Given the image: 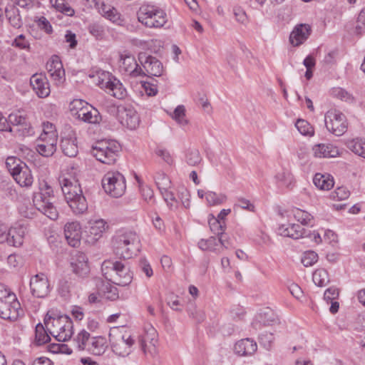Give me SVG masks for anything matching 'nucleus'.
I'll use <instances>...</instances> for the list:
<instances>
[{"label":"nucleus","mask_w":365,"mask_h":365,"mask_svg":"<svg viewBox=\"0 0 365 365\" xmlns=\"http://www.w3.org/2000/svg\"><path fill=\"white\" fill-rule=\"evenodd\" d=\"M140 190L145 201H150L153 200L154 194L153 190L150 187L140 185Z\"/></svg>","instance_id":"64"},{"label":"nucleus","mask_w":365,"mask_h":365,"mask_svg":"<svg viewBox=\"0 0 365 365\" xmlns=\"http://www.w3.org/2000/svg\"><path fill=\"white\" fill-rule=\"evenodd\" d=\"M105 192L113 197L122 196L126 189L124 176L118 171L108 172L102 179Z\"/></svg>","instance_id":"9"},{"label":"nucleus","mask_w":365,"mask_h":365,"mask_svg":"<svg viewBox=\"0 0 365 365\" xmlns=\"http://www.w3.org/2000/svg\"><path fill=\"white\" fill-rule=\"evenodd\" d=\"M257 343L249 338L238 341L234 346L235 353L241 356H250L257 351Z\"/></svg>","instance_id":"29"},{"label":"nucleus","mask_w":365,"mask_h":365,"mask_svg":"<svg viewBox=\"0 0 365 365\" xmlns=\"http://www.w3.org/2000/svg\"><path fill=\"white\" fill-rule=\"evenodd\" d=\"M325 125L327 130L336 136L342 135L347 129L345 115L339 110L331 109L324 116Z\"/></svg>","instance_id":"11"},{"label":"nucleus","mask_w":365,"mask_h":365,"mask_svg":"<svg viewBox=\"0 0 365 365\" xmlns=\"http://www.w3.org/2000/svg\"><path fill=\"white\" fill-rule=\"evenodd\" d=\"M205 199L210 206H215L222 204L225 202L227 197L225 195L222 193L217 194L215 192L208 191L205 192Z\"/></svg>","instance_id":"41"},{"label":"nucleus","mask_w":365,"mask_h":365,"mask_svg":"<svg viewBox=\"0 0 365 365\" xmlns=\"http://www.w3.org/2000/svg\"><path fill=\"white\" fill-rule=\"evenodd\" d=\"M35 340L38 345L44 344L51 340L49 335L41 324H38L36 327Z\"/></svg>","instance_id":"44"},{"label":"nucleus","mask_w":365,"mask_h":365,"mask_svg":"<svg viewBox=\"0 0 365 365\" xmlns=\"http://www.w3.org/2000/svg\"><path fill=\"white\" fill-rule=\"evenodd\" d=\"M59 183L65 200L72 211L76 215L86 212L88 204L78 180L75 178L61 177Z\"/></svg>","instance_id":"1"},{"label":"nucleus","mask_w":365,"mask_h":365,"mask_svg":"<svg viewBox=\"0 0 365 365\" xmlns=\"http://www.w3.org/2000/svg\"><path fill=\"white\" fill-rule=\"evenodd\" d=\"M46 68L54 83L61 85L65 81V71L58 56H53L46 63Z\"/></svg>","instance_id":"19"},{"label":"nucleus","mask_w":365,"mask_h":365,"mask_svg":"<svg viewBox=\"0 0 365 365\" xmlns=\"http://www.w3.org/2000/svg\"><path fill=\"white\" fill-rule=\"evenodd\" d=\"M158 332L154 327H150L140 339V345L145 355L153 357L158 354Z\"/></svg>","instance_id":"13"},{"label":"nucleus","mask_w":365,"mask_h":365,"mask_svg":"<svg viewBox=\"0 0 365 365\" xmlns=\"http://www.w3.org/2000/svg\"><path fill=\"white\" fill-rule=\"evenodd\" d=\"M106 299L114 301L118 298V291L115 287L110 284L106 285L103 290Z\"/></svg>","instance_id":"54"},{"label":"nucleus","mask_w":365,"mask_h":365,"mask_svg":"<svg viewBox=\"0 0 365 365\" xmlns=\"http://www.w3.org/2000/svg\"><path fill=\"white\" fill-rule=\"evenodd\" d=\"M172 118L181 127H185L188 125L189 121L186 118L185 108L183 106H178L176 107L172 114Z\"/></svg>","instance_id":"40"},{"label":"nucleus","mask_w":365,"mask_h":365,"mask_svg":"<svg viewBox=\"0 0 365 365\" xmlns=\"http://www.w3.org/2000/svg\"><path fill=\"white\" fill-rule=\"evenodd\" d=\"M30 289L33 296L38 298L46 297L50 291L51 286L47 276L43 273H38L30 279Z\"/></svg>","instance_id":"14"},{"label":"nucleus","mask_w":365,"mask_h":365,"mask_svg":"<svg viewBox=\"0 0 365 365\" xmlns=\"http://www.w3.org/2000/svg\"><path fill=\"white\" fill-rule=\"evenodd\" d=\"M26 232V227L19 225L9 230V237L7 243L9 245L19 247L23 244L24 237Z\"/></svg>","instance_id":"30"},{"label":"nucleus","mask_w":365,"mask_h":365,"mask_svg":"<svg viewBox=\"0 0 365 365\" xmlns=\"http://www.w3.org/2000/svg\"><path fill=\"white\" fill-rule=\"evenodd\" d=\"M120 145L115 140H102L91 147V154L99 162L113 165L118 157Z\"/></svg>","instance_id":"6"},{"label":"nucleus","mask_w":365,"mask_h":365,"mask_svg":"<svg viewBox=\"0 0 365 365\" xmlns=\"http://www.w3.org/2000/svg\"><path fill=\"white\" fill-rule=\"evenodd\" d=\"M339 297V290L335 287H330L327 289L324 294V299L329 303Z\"/></svg>","instance_id":"63"},{"label":"nucleus","mask_w":365,"mask_h":365,"mask_svg":"<svg viewBox=\"0 0 365 365\" xmlns=\"http://www.w3.org/2000/svg\"><path fill=\"white\" fill-rule=\"evenodd\" d=\"M141 65L142 76H161L164 68L163 63L155 56L140 52L138 56Z\"/></svg>","instance_id":"12"},{"label":"nucleus","mask_w":365,"mask_h":365,"mask_svg":"<svg viewBox=\"0 0 365 365\" xmlns=\"http://www.w3.org/2000/svg\"><path fill=\"white\" fill-rule=\"evenodd\" d=\"M73 272L79 277L85 278L90 273L88 258L83 252H78L71 263Z\"/></svg>","instance_id":"24"},{"label":"nucleus","mask_w":365,"mask_h":365,"mask_svg":"<svg viewBox=\"0 0 365 365\" xmlns=\"http://www.w3.org/2000/svg\"><path fill=\"white\" fill-rule=\"evenodd\" d=\"M71 106V111H76V118L85 123L98 124L101 120L99 111L83 100L73 101Z\"/></svg>","instance_id":"10"},{"label":"nucleus","mask_w":365,"mask_h":365,"mask_svg":"<svg viewBox=\"0 0 365 365\" xmlns=\"http://www.w3.org/2000/svg\"><path fill=\"white\" fill-rule=\"evenodd\" d=\"M58 135L56 132H50L48 135L41 134L36 145V150L44 157H50L56 150Z\"/></svg>","instance_id":"16"},{"label":"nucleus","mask_w":365,"mask_h":365,"mask_svg":"<svg viewBox=\"0 0 365 365\" xmlns=\"http://www.w3.org/2000/svg\"><path fill=\"white\" fill-rule=\"evenodd\" d=\"M53 190L47 184L41 187L40 191L34 193L33 205L35 209L48 218L56 220L58 217L57 208L53 205Z\"/></svg>","instance_id":"5"},{"label":"nucleus","mask_w":365,"mask_h":365,"mask_svg":"<svg viewBox=\"0 0 365 365\" xmlns=\"http://www.w3.org/2000/svg\"><path fill=\"white\" fill-rule=\"evenodd\" d=\"M277 180L287 187H289L293 182V176L288 172L278 173L275 176Z\"/></svg>","instance_id":"52"},{"label":"nucleus","mask_w":365,"mask_h":365,"mask_svg":"<svg viewBox=\"0 0 365 365\" xmlns=\"http://www.w3.org/2000/svg\"><path fill=\"white\" fill-rule=\"evenodd\" d=\"M155 154L162 158V160L172 165L173 163V159L169 151L164 149H158L155 151Z\"/></svg>","instance_id":"62"},{"label":"nucleus","mask_w":365,"mask_h":365,"mask_svg":"<svg viewBox=\"0 0 365 365\" xmlns=\"http://www.w3.org/2000/svg\"><path fill=\"white\" fill-rule=\"evenodd\" d=\"M331 94L334 97L349 103H352L354 101V98L352 95L341 88H334L331 91Z\"/></svg>","instance_id":"47"},{"label":"nucleus","mask_w":365,"mask_h":365,"mask_svg":"<svg viewBox=\"0 0 365 365\" xmlns=\"http://www.w3.org/2000/svg\"><path fill=\"white\" fill-rule=\"evenodd\" d=\"M118 117L121 125L130 130H135L139 125L140 118L132 106H118Z\"/></svg>","instance_id":"15"},{"label":"nucleus","mask_w":365,"mask_h":365,"mask_svg":"<svg viewBox=\"0 0 365 365\" xmlns=\"http://www.w3.org/2000/svg\"><path fill=\"white\" fill-rule=\"evenodd\" d=\"M154 179L160 191L165 190L170 187L171 181L165 173L162 171L157 172Z\"/></svg>","instance_id":"38"},{"label":"nucleus","mask_w":365,"mask_h":365,"mask_svg":"<svg viewBox=\"0 0 365 365\" xmlns=\"http://www.w3.org/2000/svg\"><path fill=\"white\" fill-rule=\"evenodd\" d=\"M30 84L36 94L41 98L48 97L51 93L48 81L43 73H35L30 78Z\"/></svg>","instance_id":"20"},{"label":"nucleus","mask_w":365,"mask_h":365,"mask_svg":"<svg viewBox=\"0 0 365 365\" xmlns=\"http://www.w3.org/2000/svg\"><path fill=\"white\" fill-rule=\"evenodd\" d=\"M365 31V7H364L358 14L356 26L355 33L356 34H361Z\"/></svg>","instance_id":"50"},{"label":"nucleus","mask_w":365,"mask_h":365,"mask_svg":"<svg viewBox=\"0 0 365 365\" xmlns=\"http://www.w3.org/2000/svg\"><path fill=\"white\" fill-rule=\"evenodd\" d=\"M347 147L355 154L365 158V139H353L348 142Z\"/></svg>","instance_id":"36"},{"label":"nucleus","mask_w":365,"mask_h":365,"mask_svg":"<svg viewBox=\"0 0 365 365\" xmlns=\"http://www.w3.org/2000/svg\"><path fill=\"white\" fill-rule=\"evenodd\" d=\"M185 161L190 166H196L202 161L200 151L196 148L188 149L185 155Z\"/></svg>","instance_id":"42"},{"label":"nucleus","mask_w":365,"mask_h":365,"mask_svg":"<svg viewBox=\"0 0 365 365\" xmlns=\"http://www.w3.org/2000/svg\"><path fill=\"white\" fill-rule=\"evenodd\" d=\"M113 252L123 259H130L139 251L140 239L136 232L120 230L112 240Z\"/></svg>","instance_id":"2"},{"label":"nucleus","mask_w":365,"mask_h":365,"mask_svg":"<svg viewBox=\"0 0 365 365\" xmlns=\"http://www.w3.org/2000/svg\"><path fill=\"white\" fill-rule=\"evenodd\" d=\"M190 317H192L197 322L200 323L205 320V315L202 310L196 309L195 307L188 309Z\"/></svg>","instance_id":"58"},{"label":"nucleus","mask_w":365,"mask_h":365,"mask_svg":"<svg viewBox=\"0 0 365 365\" xmlns=\"http://www.w3.org/2000/svg\"><path fill=\"white\" fill-rule=\"evenodd\" d=\"M102 88H106L108 93L118 99L124 98L127 95V91L119 80L115 78H109L106 82L101 83Z\"/></svg>","instance_id":"28"},{"label":"nucleus","mask_w":365,"mask_h":365,"mask_svg":"<svg viewBox=\"0 0 365 365\" xmlns=\"http://www.w3.org/2000/svg\"><path fill=\"white\" fill-rule=\"evenodd\" d=\"M62 152L68 157H75L78 153L76 138L73 136L63 137L61 141Z\"/></svg>","instance_id":"32"},{"label":"nucleus","mask_w":365,"mask_h":365,"mask_svg":"<svg viewBox=\"0 0 365 365\" xmlns=\"http://www.w3.org/2000/svg\"><path fill=\"white\" fill-rule=\"evenodd\" d=\"M101 269L105 278L113 284L125 287L132 282L130 268L122 262L104 261Z\"/></svg>","instance_id":"4"},{"label":"nucleus","mask_w":365,"mask_h":365,"mask_svg":"<svg viewBox=\"0 0 365 365\" xmlns=\"http://www.w3.org/2000/svg\"><path fill=\"white\" fill-rule=\"evenodd\" d=\"M349 191L344 187H339L332 193V197L338 200H344L349 197Z\"/></svg>","instance_id":"59"},{"label":"nucleus","mask_w":365,"mask_h":365,"mask_svg":"<svg viewBox=\"0 0 365 365\" xmlns=\"http://www.w3.org/2000/svg\"><path fill=\"white\" fill-rule=\"evenodd\" d=\"M21 304L16 297L14 300L0 302V317L10 322L16 321L21 314Z\"/></svg>","instance_id":"17"},{"label":"nucleus","mask_w":365,"mask_h":365,"mask_svg":"<svg viewBox=\"0 0 365 365\" xmlns=\"http://www.w3.org/2000/svg\"><path fill=\"white\" fill-rule=\"evenodd\" d=\"M108 337L112 350L116 355L126 357L131 353L135 340L127 331L122 333L115 328L110 330Z\"/></svg>","instance_id":"7"},{"label":"nucleus","mask_w":365,"mask_h":365,"mask_svg":"<svg viewBox=\"0 0 365 365\" xmlns=\"http://www.w3.org/2000/svg\"><path fill=\"white\" fill-rule=\"evenodd\" d=\"M314 184L320 190H329L334 186V179L329 174L317 173L313 178Z\"/></svg>","instance_id":"33"},{"label":"nucleus","mask_w":365,"mask_h":365,"mask_svg":"<svg viewBox=\"0 0 365 365\" xmlns=\"http://www.w3.org/2000/svg\"><path fill=\"white\" fill-rule=\"evenodd\" d=\"M13 178L21 187H30L34 181L31 170L26 165H24L16 173H13Z\"/></svg>","instance_id":"31"},{"label":"nucleus","mask_w":365,"mask_h":365,"mask_svg":"<svg viewBox=\"0 0 365 365\" xmlns=\"http://www.w3.org/2000/svg\"><path fill=\"white\" fill-rule=\"evenodd\" d=\"M52 6L58 11L72 16L74 14V10L67 2L66 0H50Z\"/></svg>","instance_id":"37"},{"label":"nucleus","mask_w":365,"mask_h":365,"mask_svg":"<svg viewBox=\"0 0 365 365\" xmlns=\"http://www.w3.org/2000/svg\"><path fill=\"white\" fill-rule=\"evenodd\" d=\"M120 68L125 73L132 77H141L143 73L142 68L137 63L135 57L132 55L120 56Z\"/></svg>","instance_id":"25"},{"label":"nucleus","mask_w":365,"mask_h":365,"mask_svg":"<svg viewBox=\"0 0 365 365\" xmlns=\"http://www.w3.org/2000/svg\"><path fill=\"white\" fill-rule=\"evenodd\" d=\"M314 283L319 287L325 286L329 282V274L324 269H317L312 276Z\"/></svg>","instance_id":"39"},{"label":"nucleus","mask_w":365,"mask_h":365,"mask_svg":"<svg viewBox=\"0 0 365 365\" xmlns=\"http://www.w3.org/2000/svg\"><path fill=\"white\" fill-rule=\"evenodd\" d=\"M198 247L202 250H208L217 253H221L217 239L215 237H210L207 240H200L198 242Z\"/></svg>","instance_id":"35"},{"label":"nucleus","mask_w":365,"mask_h":365,"mask_svg":"<svg viewBox=\"0 0 365 365\" xmlns=\"http://www.w3.org/2000/svg\"><path fill=\"white\" fill-rule=\"evenodd\" d=\"M311 26L309 24H297L290 34V43L294 46H299L309 38L311 34Z\"/></svg>","instance_id":"23"},{"label":"nucleus","mask_w":365,"mask_h":365,"mask_svg":"<svg viewBox=\"0 0 365 365\" xmlns=\"http://www.w3.org/2000/svg\"><path fill=\"white\" fill-rule=\"evenodd\" d=\"M318 255L314 251H307L304 253L302 258V263L305 267H309L313 265L317 262Z\"/></svg>","instance_id":"51"},{"label":"nucleus","mask_w":365,"mask_h":365,"mask_svg":"<svg viewBox=\"0 0 365 365\" xmlns=\"http://www.w3.org/2000/svg\"><path fill=\"white\" fill-rule=\"evenodd\" d=\"M16 294L7 288L5 284L0 283V302L14 300Z\"/></svg>","instance_id":"53"},{"label":"nucleus","mask_w":365,"mask_h":365,"mask_svg":"<svg viewBox=\"0 0 365 365\" xmlns=\"http://www.w3.org/2000/svg\"><path fill=\"white\" fill-rule=\"evenodd\" d=\"M6 165L9 171L13 176V173H16L18 170H19L25 164L16 158L9 157L6 160Z\"/></svg>","instance_id":"49"},{"label":"nucleus","mask_w":365,"mask_h":365,"mask_svg":"<svg viewBox=\"0 0 365 365\" xmlns=\"http://www.w3.org/2000/svg\"><path fill=\"white\" fill-rule=\"evenodd\" d=\"M274 337L272 333H264L259 336V342L265 348L269 349L273 342Z\"/></svg>","instance_id":"61"},{"label":"nucleus","mask_w":365,"mask_h":365,"mask_svg":"<svg viewBox=\"0 0 365 365\" xmlns=\"http://www.w3.org/2000/svg\"><path fill=\"white\" fill-rule=\"evenodd\" d=\"M65 237L69 245L78 247L81 243V227L78 222H68L64 226Z\"/></svg>","instance_id":"22"},{"label":"nucleus","mask_w":365,"mask_h":365,"mask_svg":"<svg viewBox=\"0 0 365 365\" xmlns=\"http://www.w3.org/2000/svg\"><path fill=\"white\" fill-rule=\"evenodd\" d=\"M89 33L96 38H101L104 35L103 27L98 24H92L88 26Z\"/></svg>","instance_id":"57"},{"label":"nucleus","mask_w":365,"mask_h":365,"mask_svg":"<svg viewBox=\"0 0 365 365\" xmlns=\"http://www.w3.org/2000/svg\"><path fill=\"white\" fill-rule=\"evenodd\" d=\"M44 324L46 331L58 341H66L73 335V322L66 315L45 317Z\"/></svg>","instance_id":"3"},{"label":"nucleus","mask_w":365,"mask_h":365,"mask_svg":"<svg viewBox=\"0 0 365 365\" xmlns=\"http://www.w3.org/2000/svg\"><path fill=\"white\" fill-rule=\"evenodd\" d=\"M278 234L294 240L310 237L311 230L302 227L299 224L282 225L278 227Z\"/></svg>","instance_id":"21"},{"label":"nucleus","mask_w":365,"mask_h":365,"mask_svg":"<svg viewBox=\"0 0 365 365\" xmlns=\"http://www.w3.org/2000/svg\"><path fill=\"white\" fill-rule=\"evenodd\" d=\"M294 217L302 225H309L313 221V217L309 213L300 209L294 212Z\"/></svg>","instance_id":"46"},{"label":"nucleus","mask_w":365,"mask_h":365,"mask_svg":"<svg viewBox=\"0 0 365 365\" xmlns=\"http://www.w3.org/2000/svg\"><path fill=\"white\" fill-rule=\"evenodd\" d=\"M14 45L20 49L26 51L30 50V43L28 40L26 39L25 36L22 34L18 36L14 42Z\"/></svg>","instance_id":"60"},{"label":"nucleus","mask_w":365,"mask_h":365,"mask_svg":"<svg viewBox=\"0 0 365 365\" xmlns=\"http://www.w3.org/2000/svg\"><path fill=\"white\" fill-rule=\"evenodd\" d=\"M90 339V334L88 331L84 329L81 331L75 339L78 349L83 351L87 349L88 345H90V343H88Z\"/></svg>","instance_id":"43"},{"label":"nucleus","mask_w":365,"mask_h":365,"mask_svg":"<svg viewBox=\"0 0 365 365\" xmlns=\"http://www.w3.org/2000/svg\"><path fill=\"white\" fill-rule=\"evenodd\" d=\"M8 120L11 125L21 127L20 129L16 130L21 132V135L29 134L31 124L28 120L27 115L21 111L12 113L9 115Z\"/></svg>","instance_id":"26"},{"label":"nucleus","mask_w":365,"mask_h":365,"mask_svg":"<svg viewBox=\"0 0 365 365\" xmlns=\"http://www.w3.org/2000/svg\"><path fill=\"white\" fill-rule=\"evenodd\" d=\"M163 196L165 201L170 208L176 207L177 200L174 196V194L169 190V189L160 191Z\"/></svg>","instance_id":"56"},{"label":"nucleus","mask_w":365,"mask_h":365,"mask_svg":"<svg viewBox=\"0 0 365 365\" xmlns=\"http://www.w3.org/2000/svg\"><path fill=\"white\" fill-rule=\"evenodd\" d=\"M88 224L89 231L86 241L90 245H94L102 237L103 234L108 229L109 226L107 222L103 219L91 220Z\"/></svg>","instance_id":"18"},{"label":"nucleus","mask_w":365,"mask_h":365,"mask_svg":"<svg viewBox=\"0 0 365 365\" xmlns=\"http://www.w3.org/2000/svg\"><path fill=\"white\" fill-rule=\"evenodd\" d=\"M106 339L98 336L91 339L90 345H88L87 349L93 354L100 356L106 351Z\"/></svg>","instance_id":"34"},{"label":"nucleus","mask_w":365,"mask_h":365,"mask_svg":"<svg viewBox=\"0 0 365 365\" xmlns=\"http://www.w3.org/2000/svg\"><path fill=\"white\" fill-rule=\"evenodd\" d=\"M138 21L147 27L160 28L167 22L166 14L164 11L154 6H143L137 13Z\"/></svg>","instance_id":"8"},{"label":"nucleus","mask_w":365,"mask_h":365,"mask_svg":"<svg viewBox=\"0 0 365 365\" xmlns=\"http://www.w3.org/2000/svg\"><path fill=\"white\" fill-rule=\"evenodd\" d=\"M312 151L316 158H336L340 154L339 148L331 143L317 144Z\"/></svg>","instance_id":"27"},{"label":"nucleus","mask_w":365,"mask_h":365,"mask_svg":"<svg viewBox=\"0 0 365 365\" xmlns=\"http://www.w3.org/2000/svg\"><path fill=\"white\" fill-rule=\"evenodd\" d=\"M295 126L299 130V132L304 135H312L314 134V128L305 120H297L295 123Z\"/></svg>","instance_id":"48"},{"label":"nucleus","mask_w":365,"mask_h":365,"mask_svg":"<svg viewBox=\"0 0 365 365\" xmlns=\"http://www.w3.org/2000/svg\"><path fill=\"white\" fill-rule=\"evenodd\" d=\"M208 223L210 230L215 235L222 234L225 231V222L220 221L212 215H210Z\"/></svg>","instance_id":"45"},{"label":"nucleus","mask_w":365,"mask_h":365,"mask_svg":"<svg viewBox=\"0 0 365 365\" xmlns=\"http://www.w3.org/2000/svg\"><path fill=\"white\" fill-rule=\"evenodd\" d=\"M233 13L237 22L247 25L248 23V17L246 12L241 7H235Z\"/></svg>","instance_id":"55"}]
</instances>
